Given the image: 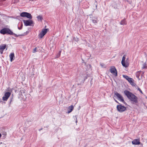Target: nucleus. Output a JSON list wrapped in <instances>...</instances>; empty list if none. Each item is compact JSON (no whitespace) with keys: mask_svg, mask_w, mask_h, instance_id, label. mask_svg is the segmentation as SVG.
<instances>
[{"mask_svg":"<svg viewBox=\"0 0 147 147\" xmlns=\"http://www.w3.org/2000/svg\"><path fill=\"white\" fill-rule=\"evenodd\" d=\"M124 93L130 101L135 103L138 102V98L134 94L127 90L124 91Z\"/></svg>","mask_w":147,"mask_h":147,"instance_id":"nucleus-1","label":"nucleus"},{"mask_svg":"<svg viewBox=\"0 0 147 147\" xmlns=\"http://www.w3.org/2000/svg\"><path fill=\"white\" fill-rule=\"evenodd\" d=\"M27 32L24 33V34H22L18 35L16 34L13 33L12 31L9 28H4L0 31V33L3 35L5 34L14 35L16 37H18L20 36H23L27 34Z\"/></svg>","mask_w":147,"mask_h":147,"instance_id":"nucleus-2","label":"nucleus"},{"mask_svg":"<svg viewBox=\"0 0 147 147\" xmlns=\"http://www.w3.org/2000/svg\"><path fill=\"white\" fill-rule=\"evenodd\" d=\"M114 96L115 97L117 96L118 98V99L121 101L125 105H127V103L124 101L123 97L118 92L116 91H115L114 92Z\"/></svg>","mask_w":147,"mask_h":147,"instance_id":"nucleus-3","label":"nucleus"},{"mask_svg":"<svg viewBox=\"0 0 147 147\" xmlns=\"http://www.w3.org/2000/svg\"><path fill=\"white\" fill-rule=\"evenodd\" d=\"M123 77L127 80L132 86H134L136 85L134 83V80L132 78L129 77L125 75H123Z\"/></svg>","mask_w":147,"mask_h":147,"instance_id":"nucleus-4","label":"nucleus"},{"mask_svg":"<svg viewBox=\"0 0 147 147\" xmlns=\"http://www.w3.org/2000/svg\"><path fill=\"white\" fill-rule=\"evenodd\" d=\"M117 111L121 113L124 112L126 109V107L121 104L117 106Z\"/></svg>","mask_w":147,"mask_h":147,"instance_id":"nucleus-5","label":"nucleus"},{"mask_svg":"<svg viewBox=\"0 0 147 147\" xmlns=\"http://www.w3.org/2000/svg\"><path fill=\"white\" fill-rule=\"evenodd\" d=\"M23 21L26 26H32V24L33 23L32 20L30 19L28 20H23Z\"/></svg>","mask_w":147,"mask_h":147,"instance_id":"nucleus-6","label":"nucleus"},{"mask_svg":"<svg viewBox=\"0 0 147 147\" xmlns=\"http://www.w3.org/2000/svg\"><path fill=\"white\" fill-rule=\"evenodd\" d=\"M110 72L114 75L115 76H117V73L115 67L113 66L111 67L110 69Z\"/></svg>","mask_w":147,"mask_h":147,"instance_id":"nucleus-7","label":"nucleus"},{"mask_svg":"<svg viewBox=\"0 0 147 147\" xmlns=\"http://www.w3.org/2000/svg\"><path fill=\"white\" fill-rule=\"evenodd\" d=\"M48 30V29L42 30L38 35L39 38H42L47 33Z\"/></svg>","mask_w":147,"mask_h":147,"instance_id":"nucleus-8","label":"nucleus"},{"mask_svg":"<svg viewBox=\"0 0 147 147\" xmlns=\"http://www.w3.org/2000/svg\"><path fill=\"white\" fill-rule=\"evenodd\" d=\"M10 94L11 93L9 92H6L3 97V100L4 101H7Z\"/></svg>","mask_w":147,"mask_h":147,"instance_id":"nucleus-9","label":"nucleus"},{"mask_svg":"<svg viewBox=\"0 0 147 147\" xmlns=\"http://www.w3.org/2000/svg\"><path fill=\"white\" fill-rule=\"evenodd\" d=\"M6 45L5 44H2L0 45V52L1 54L3 53V50L6 48Z\"/></svg>","mask_w":147,"mask_h":147,"instance_id":"nucleus-10","label":"nucleus"},{"mask_svg":"<svg viewBox=\"0 0 147 147\" xmlns=\"http://www.w3.org/2000/svg\"><path fill=\"white\" fill-rule=\"evenodd\" d=\"M132 143L134 145H139L140 144V142L139 139H135L132 142Z\"/></svg>","mask_w":147,"mask_h":147,"instance_id":"nucleus-11","label":"nucleus"},{"mask_svg":"<svg viewBox=\"0 0 147 147\" xmlns=\"http://www.w3.org/2000/svg\"><path fill=\"white\" fill-rule=\"evenodd\" d=\"M124 65H124L123 64H122V65L123 67H128L129 66V60L128 59V58H127L125 61H124Z\"/></svg>","mask_w":147,"mask_h":147,"instance_id":"nucleus-12","label":"nucleus"},{"mask_svg":"<svg viewBox=\"0 0 147 147\" xmlns=\"http://www.w3.org/2000/svg\"><path fill=\"white\" fill-rule=\"evenodd\" d=\"M9 57L10 59V61L12 62L14 58V54L13 53H12L10 54Z\"/></svg>","mask_w":147,"mask_h":147,"instance_id":"nucleus-13","label":"nucleus"},{"mask_svg":"<svg viewBox=\"0 0 147 147\" xmlns=\"http://www.w3.org/2000/svg\"><path fill=\"white\" fill-rule=\"evenodd\" d=\"M74 107L73 105H71L68 107L67 113H71L73 110Z\"/></svg>","mask_w":147,"mask_h":147,"instance_id":"nucleus-14","label":"nucleus"},{"mask_svg":"<svg viewBox=\"0 0 147 147\" xmlns=\"http://www.w3.org/2000/svg\"><path fill=\"white\" fill-rule=\"evenodd\" d=\"M92 22L94 24H97V18L96 17H93L92 19L91 20Z\"/></svg>","mask_w":147,"mask_h":147,"instance_id":"nucleus-15","label":"nucleus"},{"mask_svg":"<svg viewBox=\"0 0 147 147\" xmlns=\"http://www.w3.org/2000/svg\"><path fill=\"white\" fill-rule=\"evenodd\" d=\"M26 17L30 19H31L32 18V16L31 14L28 12L27 13Z\"/></svg>","mask_w":147,"mask_h":147,"instance_id":"nucleus-16","label":"nucleus"},{"mask_svg":"<svg viewBox=\"0 0 147 147\" xmlns=\"http://www.w3.org/2000/svg\"><path fill=\"white\" fill-rule=\"evenodd\" d=\"M27 12H22L20 14V16L22 17H26Z\"/></svg>","mask_w":147,"mask_h":147,"instance_id":"nucleus-17","label":"nucleus"},{"mask_svg":"<svg viewBox=\"0 0 147 147\" xmlns=\"http://www.w3.org/2000/svg\"><path fill=\"white\" fill-rule=\"evenodd\" d=\"M120 24L121 25H124L126 24V22L125 20V19H123L121 20L120 22Z\"/></svg>","mask_w":147,"mask_h":147,"instance_id":"nucleus-18","label":"nucleus"},{"mask_svg":"<svg viewBox=\"0 0 147 147\" xmlns=\"http://www.w3.org/2000/svg\"><path fill=\"white\" fill-rule=\"evenodd\" d=\"M125 55H124L122 57V60L121 62V64H123L124 65H124V61H125Z\"/></svg>","mask_w":147,"mask_h":147,"instance_id":"nucleus-19","label":"nucleus"},{"mask_svg":"<svg viewBox=\"0 0 147 147\" xmlns=\"http://www.w3.org/2000/svg\"><path fill=\"white\" fill-rule=\"evenodd\" d=\"M61 51H59V52L57 54L55 58H58L61 55Z\"/></svg>","mask_w":147,"mask_h":147,"instance_id":"nucleus-20","label":"nucleus"},{"mask_svg":"<svg viewBox=\"0 0 147 147\" xmlns=\"http://www.w3.org/2000/svg\"><path fill=\"white\" fill-rule=\"evenodd\" d=\"M37 18L38 21L39 20H42L43 19L42 17V16H38L37 17Z\"/></svg>","mask_w":147,"mask_h":147,"instance_id":"nucleus-21","label":"nucleus"},{"mask_svg":"<svg viewBox=\"0 0 147 147\" xmlns=\"http://www.w3.org/2000/svg\"><path fill=\"white\" fill-rule=\"evenodd\" d=\"M37 50V47H35L33 51V53H35L37 52V51L36 50Z\"/></svg>","mask_w":147,"mask_h":147,"instance_id":"nucleus-22","label":"nucleus"},{"mask_svg":"<svg viewBox=\"0 0 147 147\" xmlns=\"http://www.w3.org/2000/svg\"><path fill=\"white\" fill-rule=\"evenodd\" d=\"M19 0H14L13 3L14 4L17 3L19 1Z\"/></svg>","mask_w":147,"mask_h":147,"instance_id":"nucleus-23","label":"nucleus"},{"mask_svg":"<svg viewBox=\"0 0 147 147\" xmlns=\"http://www.w3.org/2000/svg\"><path fill=\"white\" fill-rule=\"evenodd\" d=\"M138 90L141 94H143V92L139 88H138Z\"/></svg>","mask_w":147,"mask_h":147,"instance_id":"nucleus-24","label":"nucleus"},{"mask_svg":"<svg viewBox=\"0 0 147 147\" xmlns=\"http://www.w3.org/2000/svg\"><path fill=\"white\" fill-rule=\"evenodd\" d=\"M22 26H23V24H22V23L21 24V27H18V29H19V30L21 29L22 28Z\"/></svg>","mask_w":147,"mask_h":147,"instance_id":"nucleus-25","label":"nucleus"},{"mask_svg":"<svg viewBox=\"0 0 147 147\" xmlns=\"http://www.w3.org/2000/svg\"><path fill=\"white\" fill-rule=\"evenodd\" d=\"M13 98L12 97L10 99V102H9V104H10L11 103V102L13 101Z\"/></svg>","mask_w":147,"mask_h":147,"instance_id":"nucleus-26","label":"nucleus"},{"mask_svg":"<svg viewBox=\"0 0 147 147\" xmlns=\"http://www.w3.org/2000/svg\"><path fill=\"white\" fill-rule=\"evenodd\" d=\"M6 135V133L5 134H3V135L4 136H3V139H4L5 138V136Z\"/></svg>","mask_w":147,"mask_h":147,"instance_id":"nucleus-27","label":"nucleus"},{"mask_svg":"<svg viewBox=\"0 0 147 147\" xmlns=\"http://www.w3.org/2000/svg\"><path fill=\"white\" fill-rule=\"evenodd\" d=\"M142 68L143 69H145V68H146V66L143 65V67H142Z\"/></svg>","mask_w":147,"mask_h":147,"instance_id":"nucleus-28","label":"nucleus"},{"mask_svg":"<svg viewBox=\"0 0 147 147\" xmlns=\"http://www.w3.org/2000/svg\"><path fill=\"white\" fill-rule=\"evenodd\" d=\"M88 75H86V76H85V78L84 79V80H85L86 79H87L88 78Z\"/></svg>","mask_w":147,"mask_h":147,"instance_id":"nucleus-29","label":"nucleus"},{"mask_svg":"<svg viewBox=\"0 0 147 147\" xmlns=\"http://www.w3.org/2000/svg\"><path fill=\"white\" fill-rule=\"evenodd\" d=\"M114 100L115 101V102H116L117 103H118L119 104V105L120 104V103H119V102H118V101H117L116 100L115 98H114Z\"/></svg>","mask_w":147,"mask_h":147,"instance_id":"nucleus-30","label":"nucleus"},{"mask_svg":"<svg viewBox=\"0 0 147 147\" xmlns=\"http://www.w3.org/2000/svg\"><path fill=\"white\" fill-rule=\"evenodd\" d=\"M146 63H145L144 64H143V65H144V66H146Z\"/></svg>","mask_w":147,"mask_h":147,"instance_id":"nucleus-31","label":"nucleus"},{"mask_svg":"<svg viewBox=\"0 0 147 147\" xmlns=\"http://www.w3.org/2000/svg\"><path fill=\"white\" fill-rule=\"evenodd\" d=\"M104 65L103 64H100V65L102 66H103V65Z\"/></svg>","mask_w":147,"mask_h":147,"instance_id":"nucleus-32","label":"nucleus"},{"mask_svg":"<svg viewBox=\"0 0 147 147\" xmlns=\"http://www.w3.org/2000/svg\"><path fill=\"white\" fill-rule=\"evenodd\" d=\"M42 128H41V129H39V131H41V130H42Z\"/></svg>","mask_w":147,"mask_h":147,"instance_id":"nucleus-33","label":"nucleus"},{"mask_svg":"<svg viewBox=\"0 0 147 147\" xmlns=\"http://www.w3.org/2000/svg\"><path fill=\"white\" fill-rule=\"evenodd\" d=\"M1 136H2L1 134L0 133V138L1 137Z\"/></svg>","mask_w":147,"mask_h":147,"instance_id":"nucleus-34","label":"nucleus"},{"mask_svg":"<svg viewBox=\"0 0 147 147\" xmlns=\"http://www.w3.org/2000/svg\"><path fill=\"white\" fill-rule=\"evenodd\" d=\"M76 123H77V119H76Z\"/></svg>","mask_w":147,"mask_h":147,"instance_id":"nucleus-35","label":"nucleus"},{"mask_svg":"<svg viewBox=\"0 0 147 147\" xmlns=\"http://www.w3.org/2000/svg\"><path fill=\"white\" fill-rule=\"evenodd\" d=\"M2 143V142H0V144H1Z\"/></svg>","mask_w":147,"mask_h":147,"instance_id":"nucleus-36","label":"nucleus"},{"mask_svg":"<svg viewBox=\"0 0 147 147\" xmlns=\"http://www.w3.org/2000/svg\"><path fill=\"white\" fill-rule=\"evenodd\" d=\"M97 7V5H96V7Z\"/></svg>","mask_w":147,"mask_h":147,"instance_id":"nucleus-37","label":"nucleus"},{"mask_svg":"<svg viewBox=\"0 0 147 147\" xmlns=\"http://www.w3.org/2000/svg\"><path fill=\"white\" fill-rule=\"evenodd\" d=\"M146 66V68H147V65Z\"/></svg>","mask_w":147,"mask_h":147,"instance_id":"nucleus-38","label":"nucleus"},{"mask_svg":"<svg viewBox=\"0 0 147 147\" xmlns=\"http://www.w3.org/2000/svg\"><path fill=\"white\" fill-rule=\"evenodd\" d=\"M146 98L147 99V97H146Z\"/></svg>","mask_w":147,"mask_h":147,"instance_id":"nucleus-39","label":"nucleus"},{"mask_svg":"<svg viewBox=\"0 0 147 147\" xmlns=\"http://www.w3.org/2000/svg\"><path fill=\"white\" fill-rule=\"evenodd\" d=\"M89 66H90L91 65H89Z\"/></svg>","mask_w":147,"mask_h":147,"instance_id":"nucleus-40","label":"nucleus"},{"mask_svg":"<svg viewBox=\"0 0 147 147\" xmlns=\"http://www.w3.org/2000/svg\"><path fill=\"white\" fill-rule=\"evenodd\" d=\"M146 107L147 109V107Z\"/></svg>","mask_w":147,"mask_h":147,"instance_id":"nucleus-41","label":"nucleus"}]
</instances>
